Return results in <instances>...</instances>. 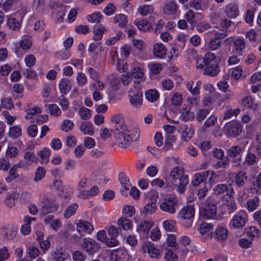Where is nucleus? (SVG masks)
Wrapping results in <instances>:
<instances>
[{
  "label": "nucleus",
  "mask_w": 261,
  "mask_h": 261,
  "mask_svg": "<svg viewBox=\"0 0 261 261\" xmlns=\"http://www.w3.org/2000/svg\"><path fill=\"white\" fill-rule=\"evenodd\" d=\"M21 22L14 17H9L7 20L8 27L13 31H18L21 27Z\"/></svg>",
  "instance_id": "7c9ffc66"
},
{
  "label": "nucleus",
  "mask_w": 261,
  "mask_h": 261,
  "mask_svg": "<svg viewBox=\"0 0 261 261\" xmlns=\"http://www.w3.org/2000/svg\"><path fill=\"white\" fill-rule=\"evenodd\" d=\"M79 114L81 119L83 120L88 119L91 116L90 110L85 107H82L81 108L79 111Z\"/></svg>",
  "instance_id": "0e129e2a"
},
{
  "label": "nucleus",
  "mask_w": 261,
  "mask_h": 261,
  "mask_svg": "<svg viewBox=\"0 0 261 261\" xmlns=\"http://www.w3.org/2000/svg\"><path fill=\"white\" fill-rule=\"evenodd\" d=\"M153 225V223L152 221L147 220L143 221L138 225L137 231L139 232L147 234L149 232Z\"/></svg>",
  "instance_id": "4be33fe9"
},
{
  "label": "nucleus",
  "mask_w": 261,
  "mask_h": 261,
  "mask_svg": "<svg viewBox=\"0 0 261 261\" xmlns=\"http://www.w3.org/2000/svg\"><path fill=\"white\" fill-rule=\"evenodd\" d=\"M243 147L238 145L232 146L227 150V154L230 158H236L239 156L243 152Z\"/></svg>",
  "instance_id": "bb28decb"
},
{
  "label": "nucleus",
  "mask_w": 261,
  "mask_h": 261,
  "mask_svg": "<svg viewBox=\"0 0 261 261\" xmlns=\"http://www.w3.org/2000/svg\"><path fill=\"white\" fill-rule=\"evenodd\" d=\"M9 135L13 139H16L21 135V128L19 125H14L9 129Z\"/></svg>",
  "instance_id": "58836bf2"
},
{
  "label": "nucleus",
  "mask_w": 261,
  "mask_h": 261,
  "mask_svg": "<svg viewBox=\"0 0 261 261\" xmlns=\"http://www.w3.org/2000/svg\"><path fill=\"white\" fill-rule=\"evenodd\" d=\"M260 232V230L256 227L250 226L248 228L247 233L248 237L254 238L258 237Z\"/></svg>",
  "instance_id": "338daca9"
},
{
  "label": "nucleus",
  "mask_w": 261,
  "mask_h": 261,
  "mask_svg": "<svg viewBox=\"0 0 261 261\" xmlns=\"http://www.w3.org/2000/svg\"><path fill=\"white\" fill-rule=\"evenodd\" d=\"M74 126V123L69 119H64L61 125L60 128L64 132L71 130Z\"/></svg>",
  "instance_id": "c03bdc74"
},
{
  "label": "nucleus",
  "mask_w": 261,
  "mask_h": 261,
  "mask_svg": "<svg viewBox=\"0 0 261 261\" xmlns=\"http://www.w3.org/2000/svg\"><path fill=\"white\" fill-rule=\"evenodd\" d=\"M135 85L132 88L128 93V97L130 105L134 108L140 107L143 102L142 92L140 83L135 82Z\"/></svg>",
  "instance_id": "20e7f679"
},
{
  "label": "nucleus",
  "mask_w": 261,
  "mask_h": 261,
  "mask_svg": "<svg viewBox=\"0 0 261 261\" xmlns=\"http://www.w3.org/2000/svg\"><path fill=\"white\" fill-rule=\"evenodd\" d=\"M146 98L150 102H153L159 98V93L155 89H149L145 94Z\"/></svg>",
  "instance_id": "72a5a7b5"
},
{
  "label": "nucleus",
  "mask_w": 261,
  "mask_h": 261,
  "mask_svg": "<svg viewBox=\"0 0 261 261\" xmlns=\"http://www.w3.org/2000/svg\"><path fill=\"white\" fill-rule=\"evenodd\" d=\"M194 133V130L191 125H185L184 129L182 132V139L185 141H189L192 137Z\"/></svg>",
  "instance_id": "473e14b6"
},
{
  "label": "nucleus",
  "mask_w": 261,
  "mask_h": 261,
  "mask_svg": "<svg viewBox=\"0 0 261 261\" xmlns=\"http://www.w3.org/2000/svg\"><path fill=\"white\" fill-rule=\"evenodd\" d=\"M153 54L157 58L163 59L166 57V48L162 43H156L153 46Z\"/></svg>",
  "instance_id": "aec40b11"
},
{
  "label": "nucleus",
  "mask_w": 261,
  "mask_h": 261,
  "mask_svg": "<svg viewBox=\"0 0 261 261\" xmlns=\"http://www.w3.org/2000/svg\"><path fill=\"white\" fill-rule=\"evenodd\" d=\"M180 118L184 121H188L194 120V114L190 111H186V112H182L180 116Z\"/></svg>",
  "instance_id": "4d7b16f0"
},
{
  "label": "nucleus",
  "mask_w": 261,
  "mask_h": 261,
  "mask_svg": "<svg viewBox=\"0 0 261 261\" xmlns=\"http://www.w3.org/2000/svg\"><path fill=\"white\" fill-rule=\"evenodd\" d=\"M176 137L172 134L165 135L164 148L165 150L170 149L172 147V143L175 142Z\"/></svg>",
  "instance_id": "ea45409f"
},
{
  "label": "nucleus",
  "mask_w": 261,
  "mask_h": 261,
  "mask_svg": "<svg viewBox=\"0 0 261 261\" xmlns=\"http://www.w3.org/2000/svg\"><path fill=\"white\" fill-rule=\"evenodd\" d=\"M117 223L119 226L125 230L130 229L132 228V224L130 221L124 217L120 218L118 220Z\"/></svg>",
  "instance_id": "79ce46f5"
},
{
  "label": "nucleus",
  "mask_w": 261,
  "mask_h": 261,
  "mask_svg": "<svg viewBox=\"0 0 261 261\" xmlns=\"http://www.w3.org/2000/svg\"><path fill=\"white\" fill-rule=\"evenodd\" d=\"M226 33L224 31L221 32L216 31L211 33V38L207 43V47L212 50H216L221 47L222 40L226 36Z\"/></svg>",
  "instance_id": "423d86ee"
},
{
  "label": "nucleus",
  "mask_w": 261,
  "mask_h": 261,
  "mask_svg": "<svg viewBox=\"0 0 261 261\" xmlns=\"http://www.w3.org/2000/svg\"><path fill=\"white\" fill-rule=\"evenodd\" d=\"M178 9V6L175 2L171 1L167 2L164 7V12L167 15L175 14Z\"/></svg>",
  "instance_id": "5701e85b"
},
{
  "label": "nucleus",
  "mask_w": 261,
  "mask_h": 261,
  "mask_svg": "<svg viewBox=\"0 0 261 261\" xmlns=\"http://www.w3.org/2000/svg\"><path fill=\"white\" fill-rule=\"evenodd\" d=\"M141 249L144 252H147L152 258H159L161 256L159 250L154 247L153 244L151 242L144 243Z\"/></svg>",
  "instance_id": "f8f14e48"
},
{
  "label": "nucleus",
  "mask_w": 261,
  "mask_h": 261,
  "mask_svg": "<svg viewBox=\"0 0 261 261\" xmlns=\"http://www.w3.org/2000/svg\"><path fill=\"white\" fill-rule=\"evenodd\" d=\"M248 215L245 210H242L233 216L229 223L230 229H239L242 230L248 221Z\"/></svg>",
  "instance_id": "39448f33"
},
{
  "label": "nucleus",
  "mask_w": 261,
  "mask_h": 261,
  "mask_svg": "<svg viewBox=\"0 0 261 261\" xmlns=\"http://www.w3.org/2000/svg\"><path fill=\"white\" fill-rule=\"evenodd\" d=\"M245 162L247 165H253L257 162V157L255 154L248 151Z\"/></svg>",
  "instance_id": "69168bd1"
},
{
  "label": "nucleus",
  "mask_w": 261,
  "mask_h": 261,
  "mask_svg": "<svg viewBox=\"0 0 261 261\" xmlns=\"http://www.w3.org/2000/svg\"><path fill=\"white\" fill-rule=\"evenodd\" d=\"M80 130L85 134L92 136L94 133V130L92 123L88 121L82 122L80 125Z\"/></svg>",
  "instance_id": "2f4dec72"
},
{
  "label": "nucleus",
  "mask_w": 261,
  "mask_h": 261,
  "mask_svg": "<svg viewBox=\"0 0 261 261\" xmlns=\"http://www.w3.org/2000/svg\"><path fill=\"white\" fill-rule=\"evenodd\" d=\"M214 193L216 195H222L226 193L229 197H231L234 194L232 188H228L226 184H220L216 185L213 189Z\"/></svg>",
  "instance_id": "9b49d317"
},
{
  "label": "nucleus",
  "mask_w": 261,
  "mask_h": 261,
  "mask_svg": "<svg viewBox=\"0 0 261 261\" xmlns=\"http://www.w3.org/2000/svg\"><path fill=\"white\" fill-rule=\"evenodd\" d=\"M234 48L237 52L242 51L245 47V40L244 38H238L233 41Z\"/></svg>",
  "instance_id": "a18cd8bd"
},
{
  "label": "nucleus",
  "mask_w": 261,
  "mask_h": 261,
  "mask_svg": "<svg viewBox=\"0 0 261 261\" xmlns=\"http://www.w3.org/2000/svg\"><path fill=\"white\" fill-rule=\"evenodd\" d=\"M104 31L105 28L102 26L95 25L93 28V39L95 41L101 40L102 38Z\"/></svg>",
  "instance_id": "e433bc0d"
},
{
  "label": "nucleus",
  "mask_w": 261,
  "mask_h": 261,
  "mask_svg": "<svg viewBox=\"0 0 261 261\" xmlns=\"http://www.w3.org/2000/svg\"><path fill=\"white\" fill-rule=\"evenodd\" d=\"M51 189L57 191L58 193L60 192V193L62 194V190H64L62 180L59 179H55L53 181Z\"/></svg>",
  "instance_id": "3c124183"
},
{
  "label": "nucleus",
  "mask_w": 261,
  "mask_h": 261,
  "mask_svg": "<svg viewBox=\"0 0 261 261\" xmlns=\"http://www.w3.org/2000/svg\"><path fill=\"white\" fill-rule=\"evenodd\" d=\"M27 253L31 258L34 259L39 256V250L37 247L31 246L28 249Z\"/></svg>",
  "instance_id": "052dcab7"
},
{
  "label": "nucleus",
  "mask_w": 261,
  "mask_h": 261,
  "mask_svg": "<svg viewBox=\"0 0 261 261\" xmlns=\"http://www.w3.org/2000/svg\"><path fill=\"white\" fill-rule=\"evenodd\" d=\"M153 11V7L152 5L141 6L138 8V12L142 16H146L148 14L152 13Z\"/></svg>",
  "instance_id": "49530a36"
},
{
  "label": "nucleus",
  "mask_w": 261,
  "mask_h": 261,
  "mask_svg": "<svg viewBox=\"0 0 261 261\" xmlns=\"http://www.w3.org/2000/svg\"><path fill=\"white\" fill-rule=\"evenodd\" d=\"M182 101V96L175 92L173 93L171 97V102L173 106H178Z\"/></svg>",
  "instance_id": "bf43d9fd"
},
{
  "label": "nucleus",
  "mask_w": 261,
  "mask_h": 261,
  "mask_svg": "<svg viewBox=\"0 0 261 261\" xmlns=\"http://www.w3.org/2000/svg\"><path fill=\"white\" fill-rule=\"evenodd\" d=\"M194 208L193 206H185L180 212V218L190 220L194 217Z\"/></svg>",
  "instance_id": "412c9836"
},
{
  "label": "nucleus",
  "mask_w": 261,
  "mask_h": 261,
  "mask_svg": "<svg viewBox=\"0 0 261 261\" xmlns=\"http://www.w3.org/2000/svg\"><path fill=\"white\" fill-rule=\"evenodd\" d=\"M33 38L31 35H24L19 42V47L24 50L29 49L32 46Z\"/></svg>",
  "instance_id": "a211bd4d"
},
{
  "label": "nucleus",
  "mask_w": 261,
  "mask_h": 261,
  "mask_svg": "<svg viewBox=\"0 0 261 261\" xmlns=\"http://www.w3.org/2000/svg\"><path fill=\"white\" fill-rule=\"evenodd\" d=\"M178 205L177 199L173 196L165 198L160 204V208L169 214H174Z\"/></svg>",
  "instance_id": "0eeeda50"
},
{
  "label": "nucleus",
  "mask_w": 261,
  "mask_h": 261,
  "mask_svg": "<svg viewBox=\"0 0 261 261\" xmlns=\"http://www.w3.org/2000/svg\"><path fill=\"white\" fill-rule=\"evenodd\" d=\"M247 181L248 176L245 172L240 171L236 174L234 182L237 187L244 186Z\"/></svg>",
  "instance_id": "f3484780"
},
{
  "label": "nucleus",
  "mask_w": 261,
  "mask_h": 261,
  "mask_svg": "<svg viewBox=\"0 0 261 261\" xmlns=\"http://www.w3.org/2000/svg\"><path fill=\"white\" fill-rule=\"evenodd\" d=\"M79 207L77 203H74L70 204L66 209L64 213V217L65 218H69L75 214L76 210Z\"/></svg>",
  "instance_id": "f704fd0d"
},
{
  "label": "nucleus",
  "mask_w": 261,
  "mask_h": 261,
  "mask_svg": "<svg viewBox=\"0 0 261 261\" xmlns=\"http://www.w3.org/2000/svg\"><path fill=\"white\" fill-rule=\"evenodd\" d=\"M203 62L204 66L218 64L216 56L211 52H208L205 54Z\"/></svg>",
  "instance_id": "c756f323"
},
{
  "label": "nucleus",
  "mask_w": 261,
  "mask_h": 261,
  "mask_svg": "<svg viewBox=\"0 0 261 261\" xmlns=\"http://www.w3.org/2000/svg\"><path fill=\"white\" fill-rule=\"evenodd\" d=\"M76 230L81 234L85 232L90 233L93 230V227L90 223L80 220L76 224Z\"/></svg>",
  "instance_id": "dca6fc26"
},
{
  "label": "nucleus",
  "mask_w": 261,
  "mask_h": 261,
  "mask_svg": "<svg viewBox=\"0 0 261 261\" xmlns=\"http://www.w3.org/2000/svg\"><path fill=\"white\" fill-rule=\"evenodd\" d=\"M23 158L25 163L23 161H20L18 164L15 165V167L25 168L27 165H31L36 160L34 153L31 151L26 152L24 154Z\"/></svg>",
  "instance_id": "2eb2a0df"
},
{
  "label": "nucleus",
  "mask_w": 261,
  "mask_h": 261,
  "mask_svg": "<svg viewBox=\"0 0 261 261\" xmlns=\"http://www.w3.org/2000/svg\"><path fill=\"white\" fill-rule=\"evenodd\" d=\"M25 111L27 113L25 116V118L31 120V121L38 114L41 113L40 108L36 106L29 107L26 109Z\"/></svg>",
  "instance_id": "a878e982"
},
{
  "label": "nucleus",
  "mask_w": 261,
  "mask_h": 261,
  "mask_svg": "<svg viewBox=\"0 0 261 261\" xmlns=\"http://www.w3.org/2000/svg\"><path fill=\"white\" fill-rule=\"evenodd\" d=\"M24 62L27 66L30 68L35 65L36 58L32 54L27 55L24 58Z\"/></svg>",
  "instance_id": "774afa93"
},
{
  "label": "nucleus",
  "mask_w": 261,
  "mask_h": 261,
  "mask_svg": "<svg viewBox=\"0 0 261 261\" xmlns=\"http://www.w3.org/2000/svg\"><path fill=\"white\" fill-rule=\"evenodd\" d=\"M114 22L117 23L119 27L124 28L127 22V17L122 14L116 15L114 18Z\"/></svg>",
  "instance_id": "c9c22d12"
},
{
  "label": "nucleus",
  "mask_w": 261,
  "mask_h": 261,
  "mask_svg": "<svg viewBox=\"0 0 261 261\" xmlns=\"http://www.w3.org/2000/svg\"><path fill=\"white\" fill-rule=\"evenodd\" d=\"M176 222L172 219L166 220L164 221L163 226L165 229L168 231H174Z\"/></svg>",
  "instance_id": "de8ad7c7"
},
{
  "label": "nucleus",
  "mask_w": 261,
  "mask_h": 261,
  "mask_svg": "<svg viewBox=\"0 0 261 261\" xmlns=\"http://www.w3.org/2000/svg\"><path fill=\"white\" fill-rule=\"evenodd\" d=\"M242 105L244 107L251 108L255 110L257 108V105L254 103L253 99L251 96H246L242 100Z\"/></svg>",
  "instance_id": "8fccbe9b"
},
{
  "label": "nucleus",
  "mask_w": 261,
  "mask_h": 261,
  "mask_svg": "<svg viewBox=\"0 0 261 261\" xmlns=\"http://www.w3.org/2000/svg\"><path fill=\"white\" fill-rule=\"evenodd\" d=\"M76 80L77 84L80 87H83L87 83V77L86 75L82 72H78Z\"/></svg>",
  "instance_id": "603ef678"
},
{
  "label": "nucleus",
  "mask_w": 261,
  "mask_h": 261,
  "mask_svg": "<svg viewBox=\"0 0 261 261\" xmlns=\"http://www.w3.org/2000/svg\"><path fill=\"white\" fill-rule=\"evenodd\" d=\"M112 128L111 132L116 140V144L120 148L126 149L130 143L139 137L138 128L130 129L125 124L121 114H115L111 118Z\"/></svg>",
  "instance_id": "f257e3e1"
},
{
  "label": "nucleus",
  "mask_w": 261,
  "mask_h": 261,
  "mask_svg": "<svg viewBox=\"0 0 261 261\" xmlns=\"http://www.w3.org/2000/svg\"><path fill=\"white\" fill-rule=\"evenodd\" d=\"M209 175L210 171H208L196 173L194 175L192 184L194 186H198L200 185L205 186L206 184V180Z\"/></svg>",
  "instance_id": "ddd939ff"
},
{
  "label": "nucleus",
  "mask_w": 261,
  "mask_h": 261,
  "mask_svg": "<svg viewBox=\"0 0 261 261\" xmlns=\"http://www.w3.org/2000/svg\"><path fill=\"white\" fill-rule=\"evenodd\" d=\"M199 213L204 219H217V205L214 199L210 197H208L203 203V206L200 208Z\"/></svg>",
  "instance_id": "7ed1b4c3"
},
{
  "label": "nucleus",
  "mask_w": 261,
  "mask_h": 261,
  "mask_svg": "<svg viewBox=\"0 0 261 261\" xmlns=\"http://www.w3.org/2000/svg\"><path fill=\"white\" fill-rule=\"evenodd\" d=\"M83 240L82 247L89 255H93L98 252L100 246L95 240L85 238Z\"/></svg>",
  "instance_id": "6e6552de"
},
{
  "label": "nucleus",
  "mask_w": 261,
  "mask_h": 261,
  "mask_svg": "<svg viewBox=\"0 0 261 261\" xmlns=\"http://www.w3.org/2000/svg\"><path fill=\"white\" fill-rule=\"evenodd\" d=\"M225 128L231 136L236 137L242 132L241 125L236 121H232L227 123Z\"/></svg>",
  "instance_id": "4468645a"
},
{
  "label": "nucleus",
  "mask_w": 261,
  "mask_h": 261,
  "mask_svg": "<svg viewBox=\"0 0 261 261\" xmlns=\"http://www.w3.org/2000/svg\"><path fill=\"white\" fill-rule=\"evenodd\" d=\"M213 224L212 223H207L203 222L199 226V230L200 234L203 235L208 232L213 228Z\"/></svg>",
  "instance_id": "5fc2aeb1"
},
{
  "label": "nucleus",
  "mask_w": 261,
  "mask_h": 261,
  "mask_svg": "<svg viewBox=\"0 0 261 261\" xmlns=\"http://www.w3.org/2000/svg\"><path fill=\"white\" fill-rule=\"evenodd\" d=\"M61 110L59 107L56 104H50V115L58 117L61 114Z\"/></svg>",
  "instance_id": "680f3d73"
},
{
  "label": "nucleus",
  "mask_w": 261,
  "mask_h": 261,
  "mask_svg": "<svg viewBox=\"0 0 261 261\" xmlns=\"http://www.w3.org/2000/svg\"><path fill=\"white\" fill-rule=\"evenodd\" d=\"M259 204V198L255 196L252 199H249L246 203L247 207L249 211L255 210Z\"/></svg>",
  "instance_id": "4c0bfd02"
},
{
  "label": "nucleus",
  "mask_w": 261,
  "mask_h": 261,
  "mask_svg": "<svg viewBox=\"0 0 261 261\" xmlns=\"http://www.w3.org/2000/svg\"><path fill=\"white\" fill-rule=\"evenodd\" d=\"M2 232L3 238L8 240L13 239L16 234L14 230H10L7 228H3Z\"/></svg>",
  "instance_id": "e2e57ef3"
},
{
  "label": "nucleus",
  "mask_w": 261,
  "mask_h": 261,
  "mask_svg": "<svg viewBox=\"0 0 261 261\" xmlns=\"http://www.w3.org/2000/svg\"><path fill=\"white\" fill-rule=\"evenodd\" d=\"M54 10L53 15L56 22H60L63 20L66 6L61 3L54 4L52 6Z\"/></svg>",
  "instance_id": "1a4fd4ad"
},
{
  "label": "nucleus",
  "mask_w": 261,
  "mask_h": 261,
  "mask_svg": "<svg viewBox=\"0 0 261 261\" xmlns=\"http://www.w3.org/2000/svg\"><path fill=\"white\" fill-rule=\"evenodd\" d=\"M203 74L211 76L217 75L220 71L218 64L204 66Z\"/></svg>",
  "instance_id": "cd10ccee"
},
{
  "label": "nucleus",
  "mask_w": 261,
  "mask_h": 261,
  "mask_svg": "<svg viewBox=\"0 0 261 261\" xmlns=\"http://www.w3.org/2000/svg\"><path fill=\"white\" fill-rule=\"evenodd\" d=\"M228 229L222 226H218L213 235H207L208 238H213L216 241L220 242L225 240L228 236Z\"/></svg>",
  "instance_id": "9d476101"
},
{
  "label": "nucleus",
  "mask_w": 261,
  "mask_h": 261,
  "mask_svg": "<svg viewBox=\"0 0 261 261\" xmlns=\"http://www.w3.org/2000/svg\"><path fill=\"white\" fill-rule=\"evenodd\" d=\"M37 155L40 158V162L47 163L49 162V149L44 147L42 150L39 151Z\"/></svg>",
  "instance_id": "a19ab883"
},
{
  "label": "nucleus",
  "mask_w": 261,
  "mask_h": 261,
  "mask_svg": "<svg viewBox=\"0 0 261 261\" xmlns=\"http://www.w3.org/2000/svg\"><path fill=\"white\" fill-rule=\"evenodd\" d=\"M16 168L13 167L9 170L8 176L5 178L7 182L9 183L18 177V174L16 171Z\"/></svg>",
  "instance_id": "6e6d98bb"
},
{
  "label": "nucleus",
  "mask_w": 261,
  "mask_h": 261,
  "mask_svg": "<svg viewBox=\"0 0 261 261\" xmlns=\"http://www.w3.org/2000/svg\"><path fill=\"white\" fill-rule=\"evenodd\" d=\"M155 210L156 203L154 202H151L145 205L143 213L146 215H151L155 212Z\"/></svg>",
  "instance_id": "09e8293b"
},
{
  "label": "nucleus",
  "mask_w": 261,
  "mask_h": 261,
  "mask_svg": "<svg viewBox=\"0 0 261 261\" xmlns=\"http://www.w3.org/2000/svg\"><path fill=\"white\" fill-rule=\"evenodd\" d=\"M55 261H64L68 257V254L61 248L57 249L51 254Z\"/></svg>",
  "instance_id": "c85d7f7f"
},
{
  "label": "nucleus",
  "mask_w": 261,
  "mask_h": 261,
  "mask_svg": "<svg viewBox=\"0 0 261 261\" xmlns=\"http://www.w3.org/2000/svg\"><path fill=\"white\" fill-rule=\"evenodd\" d=\"M211 109L208 108L199 109L196 113V119L199 122L203 121L210 114Z\"/></svg>",
  "instance_id": "37998d69"
},
{
  "label": "nucleus",
  "mask_w": 261,
  "mask_h": 261,
  "mask_svg": "<svg viewBox=\"0 0 261 261\" xmlns=\"http://www.w3.org/2000/svg\"><path fill=\"white\" fill-rule=\"evenodd\" d=\"M225 13L230 18L236 17L239 14V9L237 4L230 3L225 8Z\"/></svg>",
  "instance_id": "b1692460"
},
{
  "label": "nucleus",
  "mask_w": 261,
  "mask_h": 261,
  "mask_svg": "<svg viewBox=\"0 0 261 261\" xmlns=\"http://www.w3.org/2000/svg\"><path fill=\"white\" fill-rule=\"evenodd\" d=\"M59 87L62 94H67L71 89V83L67 78H62L59 82Z\"/></svg>",
  "instance_id": "6ab92c4d"
},
{
  "label": "nucleus",
  "mask_w": 261,
  "mask_h": 261,
  "mask_svg": "<svg viewBox=\"0 0 261 261\" xmlns=\"http://www.w3.org/2000/svg\"><path fill=\"white\" fill-rule=\"evenodd\" d=\"M217 122V117L212 115L204 122L203 128H208L213 126Z\"/></svg>",
  "instance_id": "864d4df0"
},
{
  "label": "nucleus",
  "mask_w": 261,
  "mask_h": 261,
  "mask_svg": "<svg viewBox=\"0 0 261 261\" xmlns=\"http://www.w3.org/2000/svg\"><path fill=\"white\" fill-rule=\"evenodd\" d=\"M45 174V169L42 167H39L36 171L34 181L37 182L38 181L41 180L44 177Z\"/></svg>",
  "instance_id": "13d9d810"
},
{
  "label": "nucleus",
  "mask_w": 261,
  "mask_h": 261,
  "mask_svg": "<svg viewBox=\"0 0 261 261\" xmlns=\"http://www.w3.org/2000/svg\"><path fill=\"white\" fill-rule=\"evenodd\" d=\"M169 179L170 181H166L167 186L171 188L176 187L180 193L185 191L189 183L188 175L184 174L183 168L179 167H175L171 171Z\"/></svg>",
  "instance_id": "f03ea898"
},
{
  "label": "nucleus",
  "mask_w": 261,
  "mask_h": 261,
  "mask_svg": "<svg viewBox=\"0 0 261 261\" xmlns=\"http://www.w3.org/2000/svg\"><path fill=\"white\" fill-rule=\"evenodd\" d=\"M134 23L140 31L146 32L151 28L150 23L145 19H137L134 21Z\"/></svg>",
  "instance_id": "393cba45"
}]
</instances>
